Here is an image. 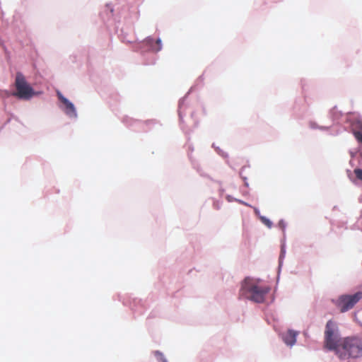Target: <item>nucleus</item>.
I'll list each match as a JSON object with an SVG mask.
<instances>
[{
	"instance_id": "7",
	"label": "nucleus",
	"mask_w": 362,
	"mask_h": 362,
	"mask_svg": "<svg viewBox=\"0 0 362 362\" xmlns=\"http://www.w3.org/2000/svg\"><path fill=\"white\" fill-rule=\"evenodd\" d=\"M354 135L356 139L361 144H362V133L359 131H356L354 132Z\"/></svg>"
},
{
	"instance_id": "1",
	"label": "nucleus",
	"mask_w": 362,
	"mask_h": 362,
	"mask_svg": "<svg viewBox=\"0 0 362 362\" xmlns=\"http://www.w3.org/2000/svg\"><path fill=\"white\" fill-rule=\"evenodd\" d=\"M324 346L334 351L340 360L362 357V339L354 336L340 338L338 325L332 320L325 326Z\"/></svg>"
},
{
	"instance_id": "5",
	"label": "nucleus",
	"mask_w": 362,
	"mask_h": 362,
	"mask_svg": "<svg viewBox=\"0 0 362 362\" xmlns=\"http://www.w3.org/2000/svg\"><path fill=\"white\" fill-rule=\"evenodd\" d=\"M57 97L60 102L63 104V110L65 112L66 115H68L70 117H76V110L74 107V105L72 103H71L68 99H66L65 97L63 96V95L59 92L57 91Z\"/></svg>"
},
{
	"instance_id": "8",
	"label": "nucleus",
	"mask_w": 362,
	"mask_h": 362,
	"mask_svg": "<svg viewBox=\"0 0 362 362\" xmlns=\"http://www.w3.org/2000/svg\"><path fill=\"white\" fill-rule=\"evenodd\" d=\"M354 174L356 175V177L358 180H360L361 181H362V170L361 169H359V168L355 169Z\"/></svg>"
},
{
	"instance_id": "6",
	"label": "nucleus",
	"mask_w": 362,
	"mask_h": 362,
	"mask_svg": "<svg viewBox=\"0 0 362 362\" xmlns=\"http://www.w3.org/2000/svg\"><path fill=\"white\" fill-rule=\"evenodd\" d=\"M296 332L292 330H288L283 334V340L287 345L292 346L296 341Z\"/></svg>"
},
{
	"instance_id": "2",
	"label": "nucleus",
	"mask_w": 362,
	"mask_h": 362,
	"mask_svg": "<svg viewBox=\"0 0 362 362\" xmlns=\"http://www.w3.org/2000/svg\"><path fill=\"white\" fill-rule=\"evenodd\" d=\"M270 291L267 286H259L250 278H245L240 289V298H245L255 303H263L265 296Z\"/></svg>"
},
{
	"instance_id": "4",
	"label": "nucleus",
	"mask_w": 362,
	"mask_h": 362,
	"mask_svg": "<svg viewBox=\"0 0 362 362\" xmlns=\"http://www.w3.org/2000/svg\"><path fill=\"white\" fill-rule=\"evenodd\" d=\"M362 298V291H358L353 295H343L339 298L338 307L341 313L346 312Z\"/></svg>"
},
{
	"instance_id": "3",
	"label": "nucleus",
	"mask_w": 362,
	"mask_h": 362,
	"mask_svg": "<svg viewBox=\"0 0 362 362\" xmlns=\"http://www.w3.org/2000/svg\"><path fill=\"white\" fill-rule=\"evenodd\" d=\"M15 87L16 90L11 95L19 99L29 100L35 94L33 88L28 83L25 76L20 72L16 74Z\"/></svg>"
},
{
	"instance_id": "10",
	"label": "nucleus",
	"mask_w": 362,
	"mask_h": 362,
	"mask_svg": "<svg viewBox=\"0 0 362 362\" xmlns=\"http://www.w3.org/2000/svg\"><path fill=\"white\" fill-rule=\"evenodd\" d=\"M156 44L158 45V50H160V48H161V47H160L161 40H160V39H158V40H156Z\"/></svg>"
},
{
	"instance_id": "9",
	"label": "nucleus",
	"mask_w": 362,
	"mask_h": 362,
	"mask_svg": "<svg viewBox=\"0 0 362 362\" xmlns=\"http://www.w3.org/2000/svg\"><path fill=\"white\" fill-rule=\"evenodd\" d=\"M262 221H263L266 225H267L269 227H271V226H272V222H271L269 220H268V219H267V218H264V217H262Z\"/></svg>"
}]
</instances>
